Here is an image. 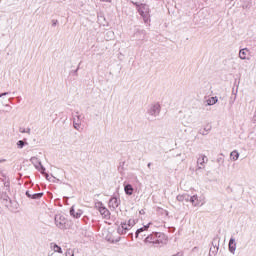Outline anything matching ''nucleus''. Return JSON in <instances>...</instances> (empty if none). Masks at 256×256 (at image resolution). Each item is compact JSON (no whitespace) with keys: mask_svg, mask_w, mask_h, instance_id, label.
Instances as JSON below:
<instances>
[{"mask_svg":"<svg viewBox=\"0 0 256 256\" xmlns=\"http://www.w3.org/2000/svg\"><path fill=\"white\" fill-rule=\"evenodd\" d=\"M204 131H206V132L209 133V131H211V126H206V127L204 128Z\"/></svg>","mask_w":256,"mask_h":256,"instance_id":"cd10ccee","label":"nucleus"},{"mask_svg":"<svg viewBox=\"0 0 256 256\" xmlns=\"http://www.w3.org/2000/svg\"><path fill=\"white\" fill-rule=\"evenodd\" d=\"M42 197H43V193L32 194V199H41Z\"/></svg>","mask_w":256,"mask_h":256,"instance_id":"393cba45","label":"nucleus"},{"mask_svg":"<svg viewBox=\"0 0 256 256\" xmlns=\"http://www.w3.org/2000/svg\"><path fill=\"white\" fill-rule=\"evenodd\" d=\"M176 199L177 201H180V203H183V201L189 203V194H180L176 197Z\"/></svg>","mask_w":256,"mask_h":256,"instance_id":"dca6fc26","label":"nucleus"},{"mask_svg":"<svg viewBox=\"0 0 256 256\" xmlns=\"http://www.w3.org/2000/svg\"><path fill=\"white\" fill-rule=\"evenodd\" d=\"M217 101H219V99L217 98V96H214V97H210L206 100V104L208 106H211V105H215L217 103Z\"/></svg>","mask_w":256,"mask_h":256,"instance_id":"6ab92c4d","label":"nucleus"},{"mask_svg":"<svg viewBox=\"0 0 256 256\" xmlns=\"http://www.w3.org/2000/svg\"><path fill=\"white\" fill-rule=\"evenodd\" d=\"M136 7L144 23L146 24L151 23V9H149V6L147 4H136Z\"/></svg>","mask_w":256,"mask_h":256,"instance_id":"7ed1b4c3","label":"nucleus"},{"mask_svg":"<svg viewBox=\"0 0 256 256\" xmlns=\"http://www.w3.org/2000/svg\"><path fill=\"white\" fill-rule=\"evenodd\" d=\"M161 114V104L159 102H154L148 106L146 115L150 121L157 119Z\"/></svg>","mask_w":256,"mask_h":256,"instance_id":"f03ea898","label":"nucleus"},{"mask_svg":"<svg viewBox=\"0 0 256 256\" xmlns=\"http://www.w3.org/2000/svg\"><path fill=\"white\" fill-rule=\"evenodd\" d=\"M30 161H31L32 165H34L35 169H37V171H40V173H45V167H43L39 158L32 157L30 159Z\"/></svg>","mask_w":256,"mask_h":256,"instance_id":"423d86ee","label":"nucleus"},{"mask_svg":"<svg viewBox=\"0 0 256 256\" xmlns=\"http://www.w3.org/2000/svg\"><path fill=\"white\" fill-rule=\"evenodd\" d=\"M228 249L232 255H235V252L237 251V241L235 240V237L230 238Z\"/></svg>","mask_w":256,"mask_h":256,"instance_id":"6e6552de","label":"nucleus"},{"mask_svg":"<svg viewBox=\"0 0 256 256\" xmlns=\"http://www.w3.org/2000/svg\"><path fill=\"white\" fill-rule=\"evenodd\" d=\"M140 213L143 214V213H145V211L141 210Z\"/></svg>","mask_w":256,"mask_h":256,"instance_id":"f704fd0d","label":"nucleus"},{"mask_svg":"<svg viewBox=\"0 0 256 256\" xmlns=\"http://www.w3.org/2000/svg\"><path fill=\"white\" fill-rule=\"evenodd\" d=\"M5 95H8V93H7V92L2 93V94L0 95V97H3V96H5Z\"/></svg>","mask_w":256,"mask_h":256,"instance_id":"473e14b6","label":"nucleus"},{"mask_svg":"<svg viewBox=\"0 0 256 256\" xmlns=\"http://www.w3.org/2000/svg\"><path fill=\"white\" fill-rule=\"evenodd\" d=\"M4 107H6V110L0 109V113H9V111H11V109H12L9 104L4 105Z\"/></svg>","mask_w":256,"mask_h":256,"instance_id":"b1692460","label":"nucleus"},{"mask_svg":"<svg viewBox=\"0 0 256 256\" xmlns=\"http://www.w3.org/2000/svg\"><path fill=\"white\" fill-rule=\"evenodd\" d=\"M103 3H111V0H100Z\"/></svg>","mask_w":256,"mask_h":256,"instance_id":"2f4dec72","label":"nucleus"},{"mask_svg":"<svg viewBox=\"0 0 256 256\" xmlns=\"http://www.w3.org/2000/svg\"><path fill=\"white\" fill-rule=\"evenodd\" d=\"M25 145H27V143H25L23 140H19V141L16 143L17 149H23V147H25Z\"/></svg>","mask_w":256,"mask_h":256,"instance_id":"4be33fe9","label":"nucleus"},{"mask_svg":"<svg viewBox=\"0 0 256 256\" xmlns=\"http://www.w3.org/2000/svg\"><path fill=\"white\" fill-rule=\"evenodd\" d=\"M201 135H209L207 131L203 130L202 132H200Z\"/></svg>","mask_w":256,"mask_h":256,"instance_id":"7c9ffc66","label":"nucleus"},{"mask_svg":"<svg viewBox=\"0 0 256 256\" xmlns=\"http://www.w3.org/2000/svg\"><path fill=\"white\" fill-rule=\"evenodd\" d=\"M70 215L74 219H79V218H81V215H83V210L75 209V207L72 206L70 209Z\"/></svg>","mask_w":256,"mask_h":256,"instance_id":"1a4fd4ad","label":"nucleus"},{"mask_svg":"<svg viewBox=\"0 0 256 256\" xmlns=\"http://www.w3.org/2000/svg\"><path fill=\"white\" fill-rule=\"evenodd\" d=\"M50 181H52V183H57V181H59V179H57V178L53 177V179H52V180H50Z\"/></svg>","mask_w":256,"mask_h":256,"instance_id":"c756f323","label":"nucleus"},{"mask_svg":"<svg viewBox=\"0 0 256 256\" xmlns=\"http://www.w3.org/2000/svg\"><path fill=\"white\" fill-rule=\"evenodd\" d=\"M230 157L232 161H237V159H239V152L237 150L232 151Z\"/></svg>","mask_w":256,"mask_h":256,"instance_id":"412c9836","label":"nucleus"},{"mask_svg":"<svg viewBox=\"0 0 256 256\" xmlns=\"http://www.w3.org/2000/svg\"><path fill=\"white\" fill-rule=\"evenodd\" d=\"M50 249L54 251V253H63L61 246L57 245L55 242L50 243Z\"/></svg>","mask_w":256,"mask_h":256,"instance_id":"ddd939ff","label":"nucleus"},{"mask_svg":"<svg viewBox=\"0 0 256 256\" xmlns=\"http://www.w3.org/2000/svg\"><path fill=\"white\" fill-rule=\"evenodd\" d=\"M109 207H112V209H117L119 207V199L113 197L109 201Z\"/></svg>","mask_w":256,"mask_h":256,"instance_id":"2eb2a0df","label":"nucleus"},{"mask_svg":"<svg viewBox=\"0 0 256 256\" xmlns=\"http://www.w3.org/2000/svg\"><path fill=\"white\" fill-rule=\"evenodd\" d=\"M73 126L76 131H79L81 129V116H77V120L74 118Z\"/></svg>","mask_w":256,"mask_h":256,"instance_id":"f3484780","label":"nucleus"},{"mask_svg":"<svg viewBox=\"0 0 256 256\" xmlns=\"http://www.w3.org/2000/svg\"><path fill=\"white\" fill-rule=\"evenodd\" d=\"M20 132L22 133H27L28 135H31V129L27 128V129H22L20 130Z\"/></svg>","mask_w":256,"mask_h":256,"instance_id":"a878e982","label":"nucleus"},{"mask_svg":"<svg viewBox=\"0 0 256 256\" xmlns=\"http://www.w3.org/2000/svg\"><path fill=\"white\" fill-rule=\"evenodd\" d=\"M205 163H207V156L201 155L197 160L198 169H203Z\"/></svg>","mask_w":256,"mask_h":256,"instance_id":"f8f14e48","label":"nucleus"},{"mask_svg":"<svg viewBox=\"0 0 256 256\" xmlns=\"http://www.w3.org/2000/svg\"><path fill=\"white\" fill-rule=\"evenodd\" d=\"M124 191L126 193V195H133V186L131 184H127L125 187H124Z\"/></svg>","mask_w":256,"mask_h":256,"instance_id":"aec40b11","label":"nucleus"},{"mask_svg":"<svg viewBox=\"0 0 256 256\" xmlns=\"http://www.w3.org/2000/svg\"><path fill=\"white\" fill-rule=\"evenodd\" d=\"M135 226V220H128L127 222H122L120 226L118 227V233L119 235H125L127 231H130L131 228Z\"/></svg>","mask_w":256,"mask_h":256,"instance_id":"20e7f679","label":"nucleus"},{"mask_svg":"<svg viewBox=\"0 0 256 256\" xmlns=\"http://www.w3.org/2000/svg\"><path fill=\"white\" fill-rule=\"evenodd\" d=\"M144 243L146 245H155V247H159V245H166L167 236L161 232H153L144 239Z\"/></svg>","mask_w":256,"mask_h":256,"instance_id":"f257e3e1","label":"nucleus"},{"mask_svg":"<svg viewBox=\"0 0 256 256\" xmlns=\"http://www.w3.org/2000/svg\"><path fill=\"white\" fill-rule=\"evenodd\" d=\"M239 59L242 61H247L249 60V49L247 48H242L239 51Z\"/></svg>","mask_w":256,"mask_h":256,"instance_id":"9d476101","label":"nucleus"},{"mask_svg":"<svg viewBox=\"0 0 256 256\" xmlns=\"http://www.w3.org/2000/svg\"><path fill=\"white\" fill-rule=\"evenodd\" d=\"M26 195L29 197V199H32L33 194H30L29 191L26 192Z\"/></svg>","mask_w":256,"mask_h":256,"instance_id":"c85d7f7f","label":"nucleus"},{"mask_svg":"<svg viewBox=\"0 0 256 256\" xmlns=\"http://www.w3.org/2000/svg\"><path fill=\"white\" fill-rule=\"evenodd\" d=\"M189 201L193 207H199V205H201V200H199V196L197 195L189 196Z\"/></svg>","mask_w":256,"mask_h":256,"instance_id":"9b49d317","label":"nucleus"},{"mask_svg":"<svg viewBox=\"0 0 256 256\" xmlns=\"http://www.w3.org/2000/svg\"><path fill=\"white\" fill-rule=\"evenodd\" d=\"M96 209H98L99 213L102 215L104 219H107L109 215H111L108 209L105 208L101 202L96 203Z\"/></svg>","mask_w":256,"mask_h":256,"instance_id":"0eeeda50","label":"nucleus"},{"mask_svg":"<svg viewBox=\"0 0 256 256\" xmlns=\"http://www.w3.org/2000/svg\"><path fill=\"white\" fill-rule=\"evenodd\" d=\"M149 227H151V222L148 223L147 225H144L142 228H139L137 231H136V237H139V235H141V233L145 232V231H148Z\"/></svg>","mask_w":256,"mask_h":256,"instance_id":"a211bd4d","label":"nucleus"},{"mask_svg":"<svg viewBox=\"0 0 256 256\" xmlns=\"http://www.w3.org/2000/svg\"><path fill=\"white\" fill-rule=\"evenodd\" d=\"M55 225L58 229H67V218L64 215L58 214L55 216Z\"/></svg>","mask_w":256,"mask_h":256,"instance_id":"39448f33","label":"nucleus"},{"mask_svg":"<svg viewBox=\"0 0 256 256\" xmlns=\"http://www.w3.org/2000/svg\"><path fill=\"white\" fill-rule=\"evenodd\" d=\"M5 159L4 160H0V163H4Z\"/></svg>","mask_w":256,"mask_h":256,"instance_id":"72a5a7b5","label":"nucleus"},{"mask_svg":"<svg viewBox=\"0 0 256 256\" xmlns=\"http://www.w3.org/2000/svg\"><path fill=\"white\" fill-rule=\"evenodd\" d=\"M65 256H75V251L71 248H68L65 252Z\"/></svg>","mask_w":256,"mask_h":256,"instance_id":"5701e85b","label":"nucleus"},{"mask_svg":"<svg viewBox=\"0 0 256 256\" xmlns=\"http://www.w3.org/2000/svg\"><path fill=\"white\" fill-rule=\"evenodd\" d=\"M102 236L104 237V239H106V241H110L111 243L115 241L113 234L109 233V231L107 230H104V232L102 233Z\"/></svg>","mask_w":256,"mask_h":256,"instance_id":"4468645a","label":"nucleus"},{"mask_svg":"<svg viewBox=\"0 0 256 256\" xmlns=\"http://www.w3.org/2000/svg\"><path fill=\"white\" fill-rule=\"evenodd\" d=\"M43 175H45V178L48 180V181H51V178L49 177V174H47V173H42Z\"/></svg>","mask_w":256,"mask_h":256,"instance_id":"bb28decb","label":"nucleus"}]
</instances>
